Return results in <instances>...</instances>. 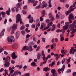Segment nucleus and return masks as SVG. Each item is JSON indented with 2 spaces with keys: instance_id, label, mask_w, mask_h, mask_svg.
Wrapping results in <instances>:
<instances>
[{
  "instance_id": "f257e3e1",
  "label": "nucleus",
  "mask_w": 76,
  "mask_h": 76,
  "mask_svg": "<svg viewBox=\"0 0 76 76\" xmlns=\"http://www.w3.org/2000/svg\"><path fill=\"white\" fill-rule=\"evenodd\" d=\"M9 61H10V57L7 56L6 57V60L5 61V63L4 64V66L5 67H9V66H10Z\"/></svg>"
},
{
  "instance_id": "f03ea898",
  "label": "nucleus",
  "mask_w": 76,
  "mask_h": 76,
  "mask_svg": "<svg viewBox=\"0 0 76 76\" xmlns=\"http://www.w3.org/2000/svg\"><path fill=\"white\" fill-rule=\"evenodd\" d=\"M69 28L70 31H72L71 32L72 34H73L75 32H76V29H75V26L74 25H72V24L70 25Z\"/></svg>"
},
{
  "instance_id": "7ed1b4c3",
  "label": "nucleus",
  "mask_w": 76,
  "mask_h": 76,
  "mask_svg": "<svg viewBox=\"0 0 76 76\" xmlns=\"http://www.w3.org/2000/svg\"><path fill=\"white\" fill-rule=\"evenodd\" d=\"M74 47H72L69 51V53L70 54H72V51H73L72 54H75V52L76 51V44H75L74 45Z\"/></svg>"
},
{
  "instance_id": "20e7f679",
  "label": "nucleus",
  "mask_w": 76,
  "mask_h": 76,
  "mask_svg": "<svg viewBox=\"0 0 76 76\" xmlns=\"http://www.w3.org/2000/svg\"><path fill=\"white\" fill-rule=\"evenodd\" d=\"M7 40L9 43H12L13 41H15V38L14 37L11 36L10 37H8Z\"/></svg>"
},
{
  "instance_id": "39448f33",
  "label": "nucleus",
  "mask_w": 76,
  "mask_h": 76,
  "mask_svg": "<svg viewBox=\"0 0 76 76\" xmlns=\"http://www.w3.org/2000/svg\"><path fill=\"white\" fill-rule=\"evenodd\" d=\"M21 17V16H20V14H18L17 15L16 21V23H19V22L20 21V20Z\"/></svg>"
},
{
  "instance_id": "423d86ee",
  "label": "nucleus",
  "mask_w": 76,
  "mask_h": 76,
  "mask_svg": "<svg viewBox=\"0 0 76 76\" xmlns=\"http://www.w3.org/2000/svg\"><path fill=\"white\" fill-rule=\"evenodd\" d=\"M65 68V65H63V66L61 68V69H59L58 70V73L60 74V73H61V72H61V71H62V73L63 72V71H64V68Z\"/></svg>"
},
{
  "instance_id": "0eeeda50",
  "label": "nucleus",
  "mask_w": 76,
  "mask_h": 76,
  "mask_svg": "<svg viewBox=\"0 0 76 76\" xmlns=\"http://www.w3.org/2000/svg\"><path fill=\"white\" fill-rule=\"evenodd\" d=\"M19 2V3H17L16 4V7L18 9L20 8V9H21V6L22 5V2Z\"/></svg>"
},
{
  "instance_id": "6e6552de",
  "label": "nucleus",
  "mask_w": 76,
  "mask_h": 76,
  "mask_svg": "<svg viewBox=\"0 0 76 76\" xmlns=\"http://www.w3.org/2000/svg\"><path fill=\"white\" fill-rule=\"evenodd\" d=\"M15 54H16V52H14L11 55V56L13 59H15V58H17V56H16V55H15Z\"/></svg>"
},
{
  "instance_id": "1a4fd4ad",
  "label": "nucleus",
  "mask_w": 76,
  "mask_h": 76,
  "mask_svg": "<svg viewBox=\"0 0 76 76\" xmlns=\"http://www.w3.org/2000/svg\"><path fill=\"white\" fill-rule=\"evenodd\" d=\"M17 24H14L13 25L12 27H11L10 29H16L17 28Z\"/></svg>"
},
{
  "instance_id": "9d476101",
  "label": "nucleus",
  "mask_w": 76,
  "mask_h": 76,
  "mask_svg": "<svg viewBox=\"0 0 76 76\" xmlns=\"http://www.w3.org/2000/svg\"><path fill=\"white\" fill-rule=\"evenodd\" d=\"M42 54L43 56L42 59L43 60L45 61V54H44V51L42 50Z\"/></svg>"
},
{
  "instance_id": "9b49d317",
  "label": "nucleus",
  "mask_w": 76,
  "mask_h": 76,
  "mask_svg": "<svg viewBox=\"0 0 76 76\" xmlns=\"http://www.w3.org/2000/svg\"><path fill=\"white\" fill-rule=\"evenodd\" d=\"M27 50H28V51H29L30 52L32 51H33V49L32 48V47L31 45H29V46H28V48H27Z\"/></svg>"
},
{
  "instance_id": "f8f14e48",
  "label": "nucleus",
  "mask_w": 76,
  "mask_h": 76,
  "mask_svg": "<svg viewBox=\"0 0 76 76\" xmlns=\"http://www.w3.org/2000/svg\"><path fill=\"white\" fill-rule=\"evenodd\" d=\"M42 9H43L44 7H46V6H47V4H46V3H45V1H44L43 2H42Z\"/></svg>"
},
{
  "instance_id": "ddd939ff",
  "label": "nucleus",
  "mask_w": 76,
  "mask_h": 76,
  "mask_svg": "<svg viewBox=\"0 0 76 76\" xmlns=\"http://www.w3.org/2000/svg\"><path fill=\"white\" fill-rule=\"evenodd\" d=\"M5 31V29H4L1 32L0 34V37H2L4 35V33Z\"/></svg>"
},
{
  "instance_id": "4468645a",
  "label": "nucleus",
  "mask_w": 76,
  "mask_h": 76,
  "mask_svg": "<svg viewBox=\"0 0 76 76\" xmlns=\"http://www.w3.org/2000/svg\"><path fill=\"white\" fill-rule=\"evenodd\" d=\"M69 28V26L68 25H65L63 26L62 28L63 29L67 30Z\"/></svg>"
},
{
  "instance_id": "2eb2a0df",
  "label": "nucleus",
  "mask_w": 76,
  "mask_h": 76,
  "mask_svg": "<svg viewBox=\"0 0 76 76\" xmlns=\"http://www.w3.org/2000/svg\"><path fill=\"white\" fill-rule=\"evenodd\" d=\"M11 10H10V8H9L8 9V10H7L5 12V13L7 14V15H10V12Z\"/></svg>"
},
{
  "instance_id": "dca6fc26",
  "label": "nucleus",
  "mask_w": 76,
  "mask_h": 76,
  "mask_svg": "<svg viewBox=\"0 0 76 76\" xmlns=\"http://www.w3.org/2000/svg\"><path fill=\"white\" fill-rule=\"evenodd\" d=\"M74 18V16L73 15L72 13H71L69 15L68 19H73Z\"/></svg>"
},
{
  "instance_id": "f3484780",
  "label": "nucleus",
  "mask_w": 76,
  "mask_h": 76,
  "mask_svg": "<svg viewBox=\"0 0 76 76\" xmlns=\"http://www.w3.org/2000/svg\"><path fill=\"white\" fill-rule=\"evenodd\" d=\"M15 35H16V39H18V38H19V35H20V33L19 31H17L16 32Z\"/></svg>"
},
{
  "instance_id": "a211bd4d",
  "label": "nucleus",
  "mask_w": 76,
  "mask_h": 76,
  "mask_svg": "<svg viewBox=\"0 0 76 76\" xmlns=\"http://www.w3.org/2000/svg\"><path fill=\"white\" fill-rule=\"evenodd\" d=\"M5 13H6L4 12H1L0 13V15H2V18H4L5 16H6V15H5Z\"/></svg>"
},
{
  "instance_id": "6ab92c4d",
  "label": "nucleus",
  "mask_w": 76,
  "mask_h": 76,
  "mask_svg": "<svg viewBox=\"0 0 76 76\" xmlns=\"http://www.w3.org/2000/svg\"><path fill=\"white\" fill-rule=\"evenodd\" d=\"M50 68H44L43 69L44 71H45V72H48V71H49L50 70Z\"/></svg>"
},
{
  "instance_id": "aec40b11",
  "label": "nucleus",
  "mask_w": 76,
  "mask_h": 76,
  "mask_svg": "<svg viewBox=\"0 0 76 76\" xmlns=\"http://www.w3.org/2000/svg\"><path fill=\"white\" fill-rule=\"evenodd\" d=\"M37 58L38 60H40L41 58V54L39 53H38L37 56Z\"/></svg>"
},
{
  "instance_id": "412c9836",
  "label": "nucleus",
  "mask_w": 76,
  "mask_h": 76,
  "mask_svg": "<svg viewBox=\"0 0 76 76\" xmlns=\"http://www.w3.org/2000/svg\"><path fill=\"white\" fill-rule=\"evenodd\" d=\"M51 72L52 73V74H54V73H56V69H52V70H51Z\"/></svg>"
},
{
  "instance_id": "4be33fe9",
  "label": "nucleus",
  "mask_w": 76,
  "mask_h": 76,
  "mask_svg": "<svg viewBox=\"0 0 76 76\" xmlns=\"http://www.w3.org/2000/svg\"><path fill=\"white\" fill-rule=\"evenodd\" d=\"M34 22V20L33 19V18H31L29 20V23H32Z\"/></svg>"
},
{
  "instance_id": "5701e85b",
  "label": "nucleus",
  "mask_w": 76,
  "mask_h": 76,
  "mask_svg": "<svg viewBox=\"0 0 76 76\" xmlns=\"http://www.w3.org/2000/svg\"><path fill=\"white\" fill-rule=\"evenodd\" d=\"M51 0H49V6L50 7H52V5H51Z\"/></svg>"
},
{
  "instance_id": "b1692460",
  "label": "nucleus",
  "mask_w": 76,
  "mask_h": 76,
  "mask_svg": "<svg viewBox=\"0 0 76 76\" xmlns=\"http://www.w3.org/2000/svg\"><path fill=\"white\" fill-rule=\"evenodd\" d=\"M43 17H44V16H42L40 17L39 18L40 21L41 22H42L43 21V20H44V18H42Z\"/></svg>"
},
{
  "instance_id": "393cba45",
  "label": "nucleus",
  "mask_w": 76,
  "mask_h": 76,
  "mask_svg": "<svg viewBox=\"0 0 76 76\" xmlns=\"http://www.w3.org/2000/svg\"><path fill=\"white\" fill-rule=\"evenodd\" d=\"M48 16L49 18H52V17H53V14H52V13L51 12H50L48 14Z\"/></svg>"
},
{
  "instance_id": "a878e982",
  "label": "nucleus",
  "mask_w": 76,
  "mask_h": 76,
  "mask_svg": "<svg viewBox=\"0 0 76 76\" xmlns=\"http://www.w3.org/2000/svg\"><path fill=\"white\" fill-rule=\"evenodd\" d=\"M37 3H38V1H35L33 4V6H35L37 4Z\"/></svg>"
},
{
  "instance_id": "bb28decb",
  "label": "nucleus",
  "mask_w": 76,
  "mask_h": 76,
  "mask_svg": "<svg viewBox=\"0 0 76 76\" xmlns=\"http://www.w3.org/2000/svg\"><path fill=\"white\" fill-rule=\"evenodd\" d=\"M69 9H70V10L71 11V12H73V11L75 9V8H73L72 6H70L69 7Z\"/></svg>"
},
{
  "instance_id": "cd10ccee",
  "label": "nucleus",
  "mask_w": 76,
  "mask_h": 76,
  "mask_svg": "<svg viewBox=\"0 0 76 76\" xmlns=\"http://www.w3.org/2000/svg\"><path fill=\"white\" fill-rule=\"evenodd\" d=\"M42 14H43L42 15V16H43V17H44V16H45V10H43L42 11Z\"/></svg>"
},
{
  "instance_id": "c85d7f7f",
  "label": "nucleus",
  "mask_w": 76,
  "mask_h": 76,
  "mask_svg": "<svg viewBox=\"0 0 76 76\" xmlns=\"http://www.w3.org/2000/svg\"><path fill=\"white\" fill-rule=\"evenodd\" d=\"M25 26H21L20 28V30H23V29H25Z\"/></svg>"
},
{
  "instance_id": "c756f323",
  "label": "nucleus",
  "mask_w": 76,
  "mask_h": 76,
  "mask_svg": "<svg viewBox=\"0 0 76 76\" xmlns=\"http://www.w3.org/2000/svg\"><path fill=\"white\" fill-rule=\"evenodd\" d=\"M4 50V49L1 48V46H0V54Z\"/></svg>"
},
{
  "instance_id": "7c9ffc66",
  "label": "nucleus",
  "mask_w": 76,
  "mask_h": 76,
  "mask_svg": "<svg viewBox=\"0 0 76 76\" xmlns=\"http://www.w3.org/2000/svg\"><path fill=\"white\" fill-rule=\"evenodd\" d=\"M53 25V23L52 22H49V23H48V24L47 25L48 26H52Z\"/></svg>"
},
{
  "instance_id": "2f4dec72",
  "label": "nucleus",
  "mask_w": 76,
  "mask_h": 76,
  "mask_svg": "<svg viewBox=\"0 0 76 76\" xmlns=\"http://www.w3.org/2000/svg\"><path fill=\"white\" fill-rule=\"evenodd\" d=\"M62 31H63V29L60 30V29H58L57 30L56 32H61Z\"/></svg>"
},
{
  "instance_id": "473e14b6",
  "label": "nucleus",
  "mask_w": 76,
  "mask_h": 76,
  "mask_svg": "<svg viewBox=\"0 0 76 76\" xmlns=\"http://www.w3.org/2000/svg\"><path fill=\"white\" fill-rule=\"evenodd\" d=\"M51 21L50 20H49V19H47L46 20L45 22L46 23H49Z\"/></svg>"
},
{
  "instance_id": "72a5a7b5",
  "label": "nucleus",
  "mask_w": 76,
  "mask_h": 76,
  "mask_svg": "<svg viewBox=\"0 0 76 76\" xmlns=\"http://www.w3.org/2000/svg\"><path fill=\"white\" fill-rule=\"evenodd\" d=\"M31 36H32V34H31V35H30L29 34H27L26 36V38L28 39V38L29 37H31Z\"/></svg>"
},
{
  "instance_id": "f704fd0d",
  "label": "nucleus",
  "mask_w": 76,
  "mask_h": 76,
  "mask_svg": "<svg viewBox=\"0 0 76 76\" xmlns=\"http://www.w3.org/2000/svg\"><path fill=\"white\" fill-rule=\"evenodd\" d=\"M51 18L50 19V21H52V22H53L54 20V17L53 16L52 17L50 18Z\"/></svg>"
},
{
  "instance_id": "c9c22d12",
  "label": "nucleus",
  "mask_w": 76,
  "mask_h": 76,
  "mask_svg": "<svg viewBox=\"0 0 76 76\" xmlns=\"http://www.w3.org/2000/svg\"><path fill=\"white\" fill-rule=\"evenodd\" d=\"M36 65V64L35 62H33L32 63H31V66H35Z\"/></svg>"
},
{
  "instance_id": "e433bc0d",
  "label": "nucleus",
  "mask_w": 76,
  "mask_h": 76,
  "mask_svg": "<svg viewBox=\"0 0 76 76\" xmlns=\"http://www.w3.org/2000/svg\"><path fill=\"white\" fill-rule=\"evenodd\" d=\"M60 41H63L64 39V37H60Z\"/></svg>"
},
{
  "instance_id": "4c0bfd02",
  "label": "nucleus",
  "mask_w": 76,
  "mask_h": 76,
  "mask_svg": "<svg viewBox=\"0 0 76 76\" xmlns=\"http://www.w3.org/2000/svg\"><path fill=\"white\" fill-rule=\"evenodd\" d=\"M11 34H13L14 33H15V30L13 29H11Z\"/></svg>"
},
{
  "instance_id": "58836bf2",
  "label": "nucleus",
  "mask_w": 76,
  "mask_h": 76,
  "mask_svg": "<svg viewBox=\"0 0 76 76\" xmlns=\"http://www.w3.org/2000/svg\"><path fill=\"white\" fill-rule=\"evenodd\" d=\"M11 11L12 12H15V9H14V8L12 7L11 9Z\"/></svg>"
},
{
  "instance_id": "ea45409f",
  "label": "nucleus",
  "mask_w": 76,
  "mask_h": 76,
  "mask_svg": "<svg viewBox=\"0 0 76 76\" xmlns=\"http://www.w3.org/2000/svg\"><path fill=\"white\" fill-rule=\"evenodd\" d=\"M23 13L24 15H26V11L24 10H23Z\"/></svg>"
},
{
  "instance_id": "a19ab883",
  "label": "nucleus",
  "mask_w": 76,
  "mask_h": 76,
  "mask_svg": "<svg viewBox=\"0 0 76 76\" xmlns=\"http://www.w3.org/2000/svg\"><path fill=\"white\" fill-rule=\"evenodd\" d=\"M14 8H16L15 12H17V13H18V12H19V9H18V8H16V7H14Z\"/></svg>"
},
{
  "instance_id": "79ce46f5",
  "label": "nucleus",
  "mask_w": 76,
  "mask_h": 76,
  "mask_svg": "<svg viewBox=\"0 0 76 76\" xmlns=\"http://www.w3.org/2000/svg\"><path fill=\"white\" fill-rule=\"evenodd\" d=\"M23 50L25 51V50H28V49H26V47H25V46H24L23 47Z\"/></svg>"
},
{
  "instance_id": "37998d69",
  "label": "nucleus",
  "mask_w": 76,
  "mask_h": 76,
  "mask_svg": "<svg viewBox=\"0 0 76 76\" xmlns=\"http://www.w3.org/2000/svg\"><path fill=\"white\" fill-rule=\"evenodd\" d=\"M21 33L23 35H24L25 34V31L23 30H22L21 31Z\"/></svg>"
},
{
  "instance_id": "c03bdc74",
  "label": "nucleus",
  "mask_w": 76,
  "mask_h": 76,
  "mask_svg": "<svg viewBox=\"0 0 76 76\" xmlns=\"http://www.w3.org/2000/svg\"><path fill=\"white\" fill-rule=\"evenodd\" d=\"M54 64H55V62H53L51 64V67H52Z\"/></svg>"
},
{
  "instance_id": "a18cd8bd",
  "label": "nucleus",
  "mask_w": 76,
  "mask_h": 76,
  "mask_svg": "<svg viewBox=\"0 0 76 76\" xmlns=\"http://www.w3.org/2000/svg\"><path fill=\"white\" fill-rule=\"evenodd\" d=\"M40 47L39 46H38L37 48L36 49V51H38L39 50Z\"/></svg>"
},
{
  "instance_id": "49530a36",
  "label": "nucleus",
  "mask_w": 76,
  "mask_h": 76,
  "mask_svg": "<svg viewBox=\"0 0 76 76\" xmlns=\"http://www.w3.org/2000/svg\"><path fill=\"white\" fill-rule=\"evenodd\" d=\"M49 28H50V26H49L45 27L44 28V29L45 30H46V29H48Z\"/></svg>"
},
{
  "instance_id": "de8ad7c7",
  "label": "nucleus",
  "mask_w": 76,
  "mask_h": 76,
  "mask_svg": "<svg viewBox=\"0 0 76 76\" xmlns=\"http://www.w3.org/2000/svg\"><path fill=\"white\" fill-rule=\"evenodd\" d=\"M35 27V25L34 24H33L31 25L32 28H34Z\"/></svg>"
},
{
  "instance_id": "09e8293b",
  "label": "nucleus",
  "mask_w": 76,
  "mask_h": 76,
  "mask_svg": "<svg viewBox=\"0 0 76 76\" xmlns=\"http://www.w3.org/2000/svg\"><path fill=\"white\" fill-rule=\"evenodd\" d=\"M69 19V23H72V19L68 18Z\"/></svg>"
},
{
  "instance_id": "8fccbe9b",
  "label": "nucleus",
  "mask_w": 76,
  "mask_h": 76,
  "mask_svg": "<svg viewBox=\"0 0 76 76\" xmlns=\"http://www.w3.org/2000/svg\"><path fill=\"white\" fill-rule=\"evenodd\" d=\"M44 24L43 23L42 24V25H41V27H40V29H42L43 28V26H44Z\"/></svg>"
},
{
  "instance_id": "3c124183",
  "label": "nucleus",
  "mask_w": 76,
  "mask_h": 76,
  "mask_svg": "<svg viewBox=\"0 0 76 76\" xmlns=\"http://www.w3.org/2000/svg\"><path fill=\"white\" fill-rule=\"evenodd\" d=\"M30 75V74L29 73H26L24 75V76H29Z\"/></svg>"
},
{
  "instance_id": "603ef678",
  "label": "nucleus",
  "mask_w": 76,
  "mask_h": 76,
  "mask_svg": "<svg viewBox=\"0 0 76 76\" xmlns=\"http://www.w3.org/2000/svg\"><path fill=\"white\" fill-rule=\"evenodd\" d=\"M55 41L56 42H58V39L57 38H55Z\"/></svg>"
},
{
  "instance_id": "864d4df0",
  "label": "nucleus",
  "mask_w": 76,
  "mask_h": 76,
  "mask_svg": "<svg viewBox=\"0 0 76 76\" xmlns=\"http://www.w3.org/2000/svg\"><path fill=\"white\" fill-rule=\"evenodd\" d=\"M64 22L63 21L61 22V25L62 26H63V25L64 24Z\"/></svg>"
},
{
  "instance_id": "5fc2aeb1",
  "label": "nucleus",
  "mask_w": 76,
  "mask_h": 76,
  "mask_svg": "<svg viewBox=\"0 0 76 76\" xmlns=\"http://www.w3.org/2000/svg\"><path fill=\"white\" fill-rule=\"evenodd\" d=\"M56 19H59V17H58V14H56Z\"/></svg>"
},
{
  "instance_id": "6e6d98bb",
  "label": "nucleus",
  "mask_w": 76,
  "mask_h": 76,
  "mask_svg": "<svg viewBox=\"0 0 76 76\" xmlns=\"http://www.w3.org/2000/svg\"><path fill=\"white\" fill-rule=\"evenodd\" d=\"M27 9V6L25 5L23 7V10H25V9Z\"/></svg>"
},
{
  "instance_id": "4d7b16f0",
  "label": "nucleus",
  "mask_w": 76,
  "mask_h": 76,
  "mask_svg": "<svg viewBox=\"0 0 76 76\" xmlns=\"http://www.w3.org/2000/svg\"><path fill=\"white\" fill-rule=\"evenodd\" d=\"M53 76H57V73H55L54 74H52Z\"/></svg>"
},
{
  "instance_id": "13d9d810",
  "label": "nucleus",
  "mask_w": 76,
  "mask_h": 76,
  "mask_svg": "<svg viewBox=\"0 0 76 76\" xmlns=\"http://www.w3.org/2000/svg\"><path fill=\"white\" fill-rule=\"evenodd\" d=\"M14 72V70H11L10 72V75H12V73H13Z\"/></svg>"
},
{
  "instance_id": "bf43d9fd",
  "label": "nucleus",
  "mask_w": 76,
  "mask_h": 76,
  "mask_svg": "<svg viewBox=\"0 0 76 76\" xmlns=\"http://www.w3.org/2000/svg\"><path fill=\"white\" fill-rule=\"evenodd\" d=\"M57 26L58 28H60V23H58L57 24Z\"/></svg>"
},
{
  "instance_id": "052dcab7",
  "label": "nucleus",
  "mask_w": 76,
  "mask_h": 76,
  "mask_svg": "<svg viewBox=\"0 0 76 76\" xmlns=\"http://www.w3.org/2000/svg\"><path fill=\"white\" fill-rule=\"evenodd\" d=\"M51 29L52 31H54V30H55V27H53Z\"/></svg>"
},
{
  "instance_id": "680f3d73",
  "label": "nucleus",
  "mask_w": 76,
  "mask_h": 76,
  "mask_svg": "<svg viewBox=\"0 0 76 76\" xmlns=\"http://www.w3.org/2000/svg\"><path fill=\"white\" fill-rule=\"evenodd\" d=\"M15 62V61H13V60H11V63H12V64H14Z\"/></svg>"
},
{
  "instance_id": "e2e57ef3",
  "label": "nucleus",
  "mask_w": 76,
  "mask_h": 76,
  "mask_svg": "<svg viewBox=\"0 0 76 76\" xmlns=\"http://www.w3.org/2000/svg\"><path fill=\"white\" fill-rule=\"evenodd\" d=\"M61 53L62 54H64L65 53V52H64V50H61Z\"/></svg>"
},
{
  "instance_id": "0e129e2a",
  "label": "nucleus",
  "mask_w": 76,
  "mask_h": 76,
  "mask_svg": "<svg viewBox=\"0 0 76 76\" xmlns=\"http://www.w3.org/2000/svg\"><path fill=\"white\" fill-rule=\"evenodd\" d=\"M13 74L15 75H16L18 74V72L17 71L14 72Z\"/></svg>"
},
{
  "instance_id": "69168bd1",
  "label": "nucleus",
  "mask_w": 76,
  "mask_h": 76,
  "mask_svg": "<svg viewBox=\"0 0 76 76\" xmlns=\"http://www.w3.org/2000/svg\"><path fill=\"white\" fill-rule=\"evenodd\" d=\"M65 6L66 8H68L69 7V4H67Z\"/></svg>"
},
{
  "instance_id": "338daca9",
  "label": "nucleus",
  "mask_w": 76,
  "mask_h": 76,
  "mask_svg": "<svg viewBox=\"0 0 76 76\" xmlns=\"http://www.w3.org/2000/svg\"><path fill=\"white\" fill-rule=\"evenodd\" d=\"M3 71H4V69L3 68H1L0 70V73H1Z\"/></svg>"
},
{
  "instance_id": "774afa93",
  "label": "nucleus",
  "mask_w": 76,
  "mask_h": 76,
  "mask_svg": "<svg viewBox=\"0 0 76 76\" xmlns=\"http://www.w3.org/2000/svg\"><path fill=\"white\" fill-rule=\"evenodd\" d=\"M58 56V54H54V57H57Z\"/></svg>"
}]
</instances>
